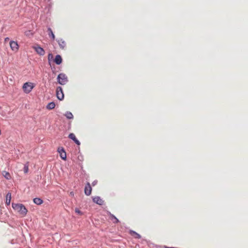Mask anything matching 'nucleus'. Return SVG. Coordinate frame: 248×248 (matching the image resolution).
I'll return each mask as SVG.
<instances>
[{
    "label": "nucleus",
    "instance_id": "1",
    "mask_svg": "<svg viewBox=\"0 0 248 248\" xmlns=\"http://www.w3.org/2000/svg\"><path fill=\"white\" fill-rule=\"evenodd\" d=\"M12 207L13 209L22 217H25L28 213V209L26 206L22 203H12Z\"/></svg>",
    "mask_w": 248,
    "mask_h": 248
},
{
    "label": "nucleus",
    "instance_id": "2",
    "mask_svg": "<svg viewBox=\"0 0 248 248\" xmlns=\"http://www.w3.org/2000/svg\"><path fill=\"white\" fill-rule=\"evenodd\" d=\"M57 83L61 85H64L68 82V78L65 74L59 73L57 77Z\"/></svg>",
    "mask_w": 248,
    "mask_h": 248
},
{
    "label": "nucleus",
    "instance_id": "3",
    "mask_svg": "<svg viewBox=\"0 0 248 248\" xmlns=\"http://www.w3.org/2000/svg\"><path fill=\"white\" fill-rule=\"evenodd\" d=\"M35 84L31 82H26L22 85L23 92L27 94L30 93L32 89L35 87Z\"/></svg>",
    "mask_w": 248,
    "mask_h": 248
},
{
    "label": "nucleus",
    "instance_id": "4",
    "mask_svg": "<svg viewBox=\"0 0 248 248\" xmlns=\"http://www.w3.org/2000/svg\"><path fill=\"white\" fill-rule=\"evenodd\" d=\"M56 96L57 98L60 101L63 100L64 98V94L63 89L61 86H57L56 89Z\"/></svg>",
    "mask_w": 248,
    "mask_h": 248
},
{
    "label": "nucleus",
    "instance_id": "5",
    "mask_svg": "<svg viewBox=\"0 0 248 248\" xmlns=\"http://www.w3.org/2000/svg\"><path fill=\"white\" fill-rule=\"evenodd\" d=\"M57 152L59 154L60 158L64 160H67L66 153L64 147L62 146L59 147L57 149Z\"/></svg>",
    "mask_w": 248,
    "mask_h": 248
},
{
    "label": "nucleus",
    "instance_id": "6",
    "mask_svg": "<svg viewBox=\"0 0 248 248\" xmlns=\"http://www.w3.org/2000/svg\"><path fill=\"white\" fill-rule=\"evenodd\" d=\"M92 199L93 202L100 206L104 205L105 204V201L100 196H93Z\"/></svg>",
    "mask_w": 248,
    "mask_h": 248
},
{
    "label": "nucleus",
    "instance_id": "7",
    "mask_svg": "<svg viewBox=\"0 0 248 248\" xmlns=\"http://www.w3.org/2000/svg\"><path fill=\"white\" fill-rule=\"evenodd\" d=\"M92 187L89 182H87L85 184L84 192L85 195L89 196L92 194Z\"/></svg>",
    "mask_w": 248,
    "mask_h": 248
},
{
    "label": "nucleus",
    "instance_id": "8",
    "mask_svg": "<svg viewBox=\"0 0 248 248\" xmlns=\"http://www.w3.org/2000/svg\"><path fill=\"white\" fill-rule=\"evenodd\" d=\"M33 48L35 51L40 56H44L45 54V49L41 46L37 45L36 46H33Z\"/></svg>",
    "mask_w": 248,
    "mask_h": 248
},
{
    "label": "nucleus",
    "instance_id": "9",
    "mask_svg": "<svg viewBox=\"0 0 248 248\" xmlns=\"http://www.w3.org/2000/svg\"><path fill=\"white\" fill-rule=\"evenodd\" d=\"M9 45L11 49L13 51L16 52L18 50L19 46L17 41L11 40L10 41Z\"/></svg>",
    "mask_w": 248,
    "mask_h": 248
},
{
    "label": "nucleus",
    "instance_id": "10",
    "mask_svg": "<svg viewBox=\"0 0 248 248\" xmlns=\"http://www.w3.org/2000/svg\"><path fill=\"white\" fill-rule=\"evenodd\" d=\"M68 137L78 146V149H79V146L81 143L80 141L76 137L75 134L73 133H70L69 134Z\"/></svg>",
    "mask_w": 248,
    "mask_h": 248
},
{
    "label": "nucleus",
    "instance_id": "11",
    "mask_svg": "<svg viewBox=\"0 0 248 248\" xmlns=\"http://www.w3.org/2000/svg\"><path fill=\"white\" fill-rule=\"evenodd\" d=\"M63 62V59L60 54H56L53 59V62L58 65H61Z\"/></svg>",
    "mask_w": 248,
    "mask_h": 248
},
{
    "label": "nucleus",
    "instance_id": "12",
    "mask_svg": "<svg viewBox=\"0 0 248 248\" xmlns=\"http://www.w3.org/2000/svg\"><path fill=\"white\" fill-rule=\"evenodd\" d=\"M56 41L58 43L60 48L64 49L66 46L65 41L61 38H57Z\"/></svg>",
    "mask_w": 248,
    "mask_h": 248
},
{
    "label": "nucleus",
    "instance_id": "13",
    "mask_svg": "<svg viewBox=\"0 0 248 248\" xmlns=\"http://www.w3.org/2000/svg\"><path fill=\"white\" fill-rule=\"evenodd\" d=\"M11 193L9 191L6 195L5 196V205L6 206H8L10 205L11 201Z\"/></svg>",
    "mask_w": 248,
    "mask_h": 248
},
{
    "label": "nucleus",
    "instance_id": "14",
    "mask_svg": "<svg viewBox=\"0 0 248 248\" xmlns=\"http://www.w3.org/2000/svg\"><path fill=\"white\" fill-rule=\"evenodd\" d=\"M129 233L131 236H133L135 239H141V235L134 230H130L129 231Z\"/></svg>",
    "mask_w": 248,
    "mask_h": 248
},
{
    "label": "nucleus",
    "instance_id": "15",
    "mask_svg": "<svg viewBox=\"0 0 248 248\" xmlns=\"http://www.w3.org/2000/svg\"><path fill=\"white\" fill-rule=\"evenodd\" d=\"M47 32L49 37L50 39L54 41L55 39V35L52 30V29L50 27H47Z\"/></svg>",
    "mask_w": 248,
    "mask_h": 248
},
{
    "label": "nucleus",
    "instance_id": "16",
    "mask_svg": "<svg viewBox=\"0 0 248 248\" xmlns=\"http://www.w3.org/2000/svg\"><path fill=\"white\" fill-rule=\"evenodd\" d=\"M33 202L36 205H40L44 203V201L41 198L36 197L33 199Z\"/></svg>",
    "mask_w": 248,
    "mask_h": 248
},
{
    "label": "nucleus",
    "instance_id": "17",
    "mask_svg": "<svg viewBox=\"0 0 248 248\" xmlns=\"http://www.w3.org/2000/svg\"><path fill=\"white\" fill-rule=\"evenodd\" d=\"M56 104L54 101L49 102L46 106V108L47 110H52L55 108Z\"/></svg>",
    "mask_w": 248,
    "mask_h": 248
},
{
    "label": "nucleus",
    "instance_id": "18",
    "mask_svg": "<svg viewBox=\"0 0 248 248\" xmlns=\"http://www.w3.org/2000/svg\"><path fill=\"white\" fill-rule=\"evenodd\" d=\"M63 115L66 118L67 120H73L74 119L73 114L71 112L69 111H66Z\"/></svg>",
    "mask_w": 248,
    "mask_h": 248
},
{
    "label": "nucleus",
    "instance_id": "19",
    "mask_svg": "<svg viewBox=\"0 0 248 248\" xmlns=\"http://www.w3.org/2000/svg\"><path fill=\"white\" fill-rule=\"evenodd\" d=\"M2 174L3 176L7 180H10L11 178L10 173L7 171L3 170L2 172Z\"/></svg>",
    "mask_w": 248,
    "mask_h": 248
},
{
    "label": "nucleus",
    "instance_id": "20",
    "mask_svg": "<svg viewBox=\"0 0 248 248\" xmlns=\"http://www.w3.org/2000/svg\"><path fill=\"white\" fill-rule=\"evenodd\" d=\"M111 216L110 219L112 220L113 223L117 224L120 222L119 219L114 215H113V216Z\"/></svg>",
    "mask_w": 248,
    "mask_h": 248
},
{
    "label": "nucleus",
    "instance_id": "21",
    "mask_svg": "<svg viewBox=\"0 0 248 248\" xmlns=\"http://www.w3.org/2000/svg\"><path fill=\"white\" fill-rule=\"evenodd\" d=\"M23 170L24 173H25V174L29 172V162H26L24 164Z\"/></svg>",
    "mask_w": 248,
    "mask_h": 248
},
{
    "label": "nucleus",
    "instance_id": "22",
    "mask_svg": "<svg viewBox=\"0 0 248 248\" xmlns=\"http://www.w3.org/2000/svg\"><path fill=\"white\" fill-rule=\"evenodd\" d=\"M53 55L51 53H49L48 54V62L49 65H51V61H53Z\"/></svg>",
    "mask_w": 248,
    "mask_h": 248
},
{
    "label": "nucleus",
    "instance_id": "23",
    "mask_svg": "<svg viewBox=\"0 0 248 248\" xmlns=\"http://www.w3.org/2000/svg\"><path fill=\"white\" fill-rule=\"evenodd\" d=\"M75 213L80 216H82L83 215V212H82L80 210H79L78 208H76L75 210Z\"/></svg>",
    "mask_w": 248,
    "mask_h": 248
},
{
    "label": "nucleus",
    "instance_id": "24",
    "mask_svg": "<svg viewBox=\"0 0 248 248\" xmlns=\"http://www.w3.org/2000/svg\"><path fill=\"white\" fill-rule=\"evenodd\" d=\"M79 153H80V155H79L78 157V159L79 161V163H81L83 161V156L80 153V150L79 149Z\"/></svg>",
    "mask_w": 248,
    "mask_h": 248
},
{
    "label": "nucleus",
    "instance_id": "25",
    "mask_svg": "<svg viewBox=\"0 0 248 248\" xmlns=\"http://www.w3.org/2000/svg\"><path fill=\"white\" fill-rule=\"evenodd\" d=\"M150 242L148 240L145 239V238H142L141 240V243L142 244H146L149 245V243Z\"/></svg>",
    "mask_w": 248,
    "mask_h": 248
},
{
    "label": "nucleus",
    "instance_id": "26",
    "mask_svg": "<svg viewBox=\"0 0 248 248\" xmlns=\"http://www.w3.org/2000/svg\"><path fill=\"white\" fill-rule=\"evenodd\" d=\"M78 164L79 166L80 167L81 170L82 171L84 172L85 170H83V167L82 162L81 163H78Z\"/></svg>",
    "mask_w": 248,
    "mask_h": 248
},
{
    "label": "nucleus",
    "instance_id": "27",
    "mask_svg": "<svg viewBox=\"0 0 248 248\" xmlns=\"http://www.w3.org/2000/svg\"><path fill=\"white\" fill-rule=\"evenodd\" d=\"M97 183H98L97 180H94L92 182V185L93 186H95L96 185H97Z\"/></svg>",
    "mask_w": 248,
    "mask_h": 248
},
{
    "label": "nucleus",
    "instance_id": "28",
    "mask_svg": "<svg viewBox=\"0 0 248 248\" xmlns=\"http://www.w3.org/2000/svg\"><path fill=\"white\" fill-rule=\"evenodd\" d=\"M107 214H108V216H109V218H110V217H111V215H112V216H113V214H112V213H111V212H109V211H107Z\"/></svg>",
    "mask_w": 248,
    "mask_h": 248
},
{
    "label": "nucleus",
    "instance_id": "29",
    "mask_svg": "<svg viewBox=\"0 0 248 248\" xmlns=\"http://www.w3.org/2000/svg\"><path fill=\"white\" fill-rule=\"evenodd\" d=\"M71 123H69V124H68V130H70V128H71Z\"/></svg>",
    "mask_w": 248,
    "mask_h": 248
},
{
    "label": "nucleus",
    "instance_id": "30",
    "mask_svg": "<svg viewBox=\"0 0 248 248\" xmlns=\"http://www.w3.org/2000/svg\"><path fill=\"white\" fill-rule=\"evenodd\" d=\"M74 192L72 191V192H70V195H71L74 196Z\"/></svg>",
    "mask_w": 248,
    "mask_h": 248
},
{
    "label": "nucleus",
    "instance_id": "31",
    "mask_svg": "<svg viewBox=\"0 0 248 248\" xmlns=\"http://www.w3.org/2000/svg\"><path fill=\"white\" fill-rule=\"evenodd\" d=\"M53 68H54V69H55V67H53ZM51 69L52 70V72L54 73V70H53V68H52V67H51Z\"/></svg>",
    "mask_w": 248,
    "mask_h": 248
},
{
    "label": "nucleus",
    "instance_id": "32",
    "mask_svg": "<svg viewBox=\"0 0 248 248\" xmlns=\"http://www.w3.org/2000/svg\"><path fill=\"white\" fill-rule=\"evenodd\" d=\"M9 39V37H6V38H5V40H8Z\"/></svg>",
    "mask_w": 248,
    "mask_h": 248
},
{
    "label": "nucleus",
    "instance_id": "33",
    "mask_svg": "<svg viewBox=\"0 0 248 248\" xmlns=\"http://www.w3.org/2000/svg\"><path fill=\"white\" fill-rule=\"evenodd\" d=\"M13 240H12L11 241V244H14V243L13 242Z\"/></svg>",
    "mask_w": 248,
    "mask_h": 248
}]
</instances>
